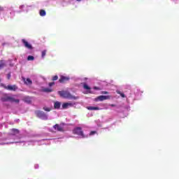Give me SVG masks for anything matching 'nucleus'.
<instances>
[{"mask_svg":"<svg viewBox=\"0 0 179 179\" xmlns=\"http://www.w3.org/2000/svg\"><path fill=\"white\" fill-rule=\"evenodd\" d=\"M35 114L38 118H40V120H43V121H47V120H48V115L44 113V111L36 110L35 111Z\"/></svg>","mask_w":179,"mask_h":179,"instance_id":"obj_6","label":"nucleus"},{"mask_svg":"<svg viewBox=\"0 0 179 179\" xmlns=\"http://www.w3.org/2000/svg\"><path fill=\"white\" fill-rule=\"evenodd\" d=\"M25 8L24 5H21L19 7V9L20 10V11H17L18 13H20L22 12H29V10H30V9H31V8H34V5H29V6H27L25 10H24Z\"/></svg>","mask_w":179,"mask_h":179,"instance_id":"obj_8","label":"nucleus"},{"mask_svg":"<svg viewBox=\"0 0 179 179\" xmlns=\"http://www.w3.org/2000/svg\"><path fill=\"white\" fill-rule=\"evenodd\" d=\"M87 109L90 110V111H93V110L96 111L97 110H103V108H99L97 106H87Z\"/></svg>","mask_w":179,"mask_h":179,"instance_id":"obj_16","label":"nucleus"},{"mask_svg":"<svg viewBox=\"0 0 179 179\" xmlns=\"http://www.w3.org/2000/svg\"><path fill=\"white\" fill-rule=\"evenodd\" d=\"M34 169H38V164H35V165H34Z\"/></svg>","mask_w":179,"mask_h":179,"instance_id":"obj_34","label":"nucleus"},{"mask_svg":"<svg viewBox=\"0 0 179 179\" xmlns=\"http://www.w3.org/2000/svg\"><path fill=\"white\" fill-rule=\"evenodd\" d=\"M71 80V77L69 76H60L59 79V83H66V82H69Z\"/></svg>","mask_w":179,"mask_h":179,"instance_id":"obj_11","label":"nucleus"},{"mask_svg":"<svg viewBox=\"0 0 179 179\" xmlns=\"http://www.w3.org/2000/svg\"><path fill=\"white\" fill-rule=\"evenodd\" d=\"M31 100H32V98L31 96H24L23 98V101H24V103H27V104H31Z\"/></svg>","mask_w":179,"mask_h":179,"instance_id":"obj_17","label":"nucleus"},{"mask_svg":"<svg viewBox=\"0 0 179 179\" xmlns=\"http://www.w3.org/2000/svg\"><path fill=\"white\" fill-rule=\"evenodd\" d=\"M27 61H34V57L32 55H29L27 57Z\"/></svg>","mask_w":179,"mask_h":179,"instance_id":"obj_27","label":"nucleus"},{"mask_svg":"<svg viewBox=\"0 0 179 179\" xmlns=\"http://www.w3.org/2000/svg\"><path fill=\"white\" fill-rule=\"evenodd\" d=\"M39 15L40 16H45V15H47V13L45 12V10H41L39 11Z\"/></svg>","mask_w":179,"mask_h":179,"instance_id":"obj_24","label":"nucleus"},{"mask_svg":"<svg viewBox=\"0 0 179 179\" xmlns=\"http://www.w3.org/2000/svg\"><path fill=\"white\" fill-rule=\"evenodd\" d=\"M83 86V89L85 90H87V93H92V88L90 87V86H89V85H87V83H84Z\"/></svg>","mask_w":179,"mask_h":179,"instance_id":"obj_15","label":"nucleus"},{"mask_svg":"<svg viewBox=\"0 0 179 179\" xmlns=\"http://www.w3.org/2000/svg\"><path fill=\"white\" fill-rule=\"evenodd\" d=\"M6 65V62L5 60L0 61V69H2L3 68H4Z\"/></svg>","mask_w":179,"mask_h":179,"instance_id":"obj_22","label":"nucleus"},{"mask_svg":"<svg viewBox=\"0 0 179 179\" xmlns=\"http://www.w3.org/2000/svg\"><path fill=\"white\" fill-rule=\"evenodd\" d=\"M73 103L71 102H66L64 103L62 106V108L63 110H66V108H70V107H73Z\"/></svg>","mask_w":179,"mask_h":179,"instance_id":"obj_13","label":"nucleus"},{"mask_svg":"<svg viewBox=\"0 0 179 179\" xmlns=\"http://www.w3.org/2000/svg\"><path fill=\"white\" fill-rule=\"evenodd\" d=\"M54 84H55L54 83H49L50 87H52Z\"/></svg>","mask_w":179,"mask_h":179,"instance_id":"obj_33","label":"nucleus"},{"mask_svg":"<svg viewBox=\"0 0 179 179\" xmlns=\"http://www.w3.org/2000/svg\"><path fill=\"white\" fill-rule=\"evenodd\" d=\"M54 108L55 110H59V108H61V102L55 101L54 103Z\"/></svg>","mask_w":179,"mask_h":179,"instance_id":"obj_18","label":"nucleus"},{"mask_svg":"<svg viewBox=\"0 0 179 179\" xmlns=\"http://www.w3.org/2000/svg\"><path fill=\"white\" fill-rule=\"evenodd\" d=\"M47 54V50H44L41 52V58L43 59H44V58H45V55Z\"/></svg>","mask_w":179,"mask_h":179,"instance_id":"obj_23","label":"nucleus"},{"mask_svg":"<svg viewBox=\"0 0 179 179\" xmlns=\"http://www.w3.org/2000/svg\"><path fill=\"white\" fill-rule=\"evenodd\" d=\"M172 2H174V3H178L179 0H171Z\"/></svg>","mask_w":179,"mask_h":179,"instance_id":"obj_30","label":"nucleus"},{"mask_svg":"<svg viewBox=\"0 0 179 179\" xmlns=\"http://www.w3.org/2000/svg\"><path fill=\"white\" fill-rule=\"evenodd\" d=\"M42 92H44L45 93H51L52 89L51 87H45L42 90Z\"/></svg>","mask_w":179,"mask_h":179,"instance_id":"obj_20","label":"nucleus"},{"mask_svg":"<svg viewBox=\"0 0 179 179\" xmlns=\"http://www.w3.org/2000/svg\"><path fill=\"white\" fill-rule=\"evenodd\" d=\"M73 134L74 135H78V138H89V136H94V135H98L96 131H92L89 134H86L83 131L81 127H76L73 130Z\"/></svg>","mask_w":179,"mask_h":179,"instance_id":"obj_2","label":"nucleus"},{"mask_svg":"<svg viewBox=\"0 0 179 179\" xmlns=\"http://www.w3.org/2000/svg\"><path fill=\"white\" fill-rule=\"evenodd\" d=\"M52 80H58V76H55L52 77Z\"/></svg>","mask_w":179,"mask_h":179,"instance_id":"obj_29","label":"nucleus"},{"mask_svg":"<svg viewBox=\"0 0 179 179\" xmlns=\"http://www.w3.org/2000/svg\"><path fill=\"white\" fill-rule=\"evenodd\" d=\"M3 125H5V123H3V124H0V128H2V127H3Z\"/></svg>","mask_w":179,"mask_h":179,"instance_id":"obj_35","label":"nucleus"},{"mask_svg":"<svg viewBox=\"0 0 179 179\" xmlns=\"http://www.w3.org/2000/svg\"><path fill=\"white\" fill-rule=\"evenodd\" d=\"M93 90H96V91H99V90H101V87H93Z\"/></svg>","mask_w":179,"mask_h":179,"instance_id":"obj_28","label":"nucleus"},{"mask_svg":"<svg viewBox=\"0 0 179 179\" xmlns=\"http://www.w3.org/2000/svg\"><path fill=\"white\" fill-rule=\"evenodd\" d=\"M2 87L6 89L7 90H11L13 92H16L17 90V87L16 85H6L5 84H1Z\"/></svg>","mask_w":179,"mask_h":179,"instance_id":"obj_9","label":"nucleus"},{"mask_svg":"<svg viewBox=\"0 0 179 179\" xmlns=\"http://www.w3.org/2000/svg\"><path fill=\"white\" fill-rule=\"evenodd\" d=\"M24 82L25 83V85H33V81H31V80H30V78H23Z\"/></svg>","mask_w":179,"mask_h":179,"instance_id":"obj_19","label":"nucleus"},{"mask_svg":"<svg viewBox=\"0 0 179 179\" xmlns=\"http://www.w3.org/2000/svg\"><path fill=\"white\" fill-rule=\"evenodd\" d=\"M1 101H10V103H19L20 100L15 99L14 96H5L1 98Z\"/></svg>","mask_w":179,"mask_h":179,"instance_id":"obj_7","label":"nucleus"},{"mask_svg":"<svg viewBox=\"0 0 179 179\" xmlns=\"http://www.w3.org/2000/svg\"><path fill=\"white\" fill-rule=\"evenodd\" d=\"M10 76H11L10 73L7 74V79H8V80L10 79Z\"/></svg>","mask_w":179,"mask_h":179,"instance_id":"obj_31","label":"nucleus"},{"mask_svg":"<svg viewBox=\"0 0 179 179\" xmlns=\"http://www.w3.org/2000/svg\"><path fill=\"white\" fill-rule=\"evenodd\" d=\"M111 99L110 96L101 95L95 99V101H104V100H108Z\"/></svg>","mask_w":179,"mask_h":179,"instance_id":"obj_12","label":"nucleus"},{"mask_svg":"<svg viewBox=\"0 0 179 179\" xmlns=\"http://www.w3.org/2000/svg\"><path fill=\"white\" fill-rule=\"evenodd\" d=\"M12 143H17L21 146H30L34 145H41V140H26L24 137L19 136V129H12L11 134L0 132V145H12Z\"/></svg>","mask_w":179,"mask_h":179,"instance_id":"obj_1","label":"nucleus"},{"mask_svg":"<svg viewBox=\"0 0 179 179\" xmlns=\"http://www.w3.org/2000/svg\"><path fill=\"white\" fill-rule=\"evenodd\" d=\"M102 94H108V92L103 91Z\"/></svg>","mask_w":179,"mask_h":179,"instance_id":"obj_32","label":"nucleus"},{"mask_svg":"<svg viewBox=\"0 0 179 179\" xmlns=\"http://www.w3.org/2000/svg\"><path fill=\"white\" fill-rule=\"evenodd\" d=\"M110 106H111V107H115V105H114V104H111Z\"/></svg>","mask_w":179,"mask_h":179,"instance_id":"obj_36","label":"nucleus"},{"mask_svg":"<svg viewBox=\"0 0 179 179\" xmlns=\"http://www.w3.org/2000/svg\"><path fill=\"white\" fill-rule=\"evenodd\" d=\"M54 129H55V131H58L59 132H62V131H64V127H62V124H56L53 126Z\"/></svg>","mask_w":179,"mask_h":179,"instance_id":"obj_14","label":"nucleus"},{"mask_svg":"<svg viewBox=\"0 0 179 179\" xmlns=\"http://www.w3.org/2000/svg\"><path fill=\"white\" fill-rule=\"evenodd\" d=\"M58 94H59L61 97L67 99L68 100H76L78 99V97L71 94V92L69 91H59Z\"/></svg>","mask_w":179,"mask_h":179,"instance_id":"obj_4","label":"nucleus"},{"mask_svg":"<svg viewBox=\"0 0 179 179\" xmlns=\"http://www.w3.org/2000/svg\"><path fill=\"white\" fill-rule=\"evenodd\" d=\"M98 127H101V125L98 124Z\"/></svg>","mask_w":179,"mask_h":179,"instance_id":"obj_38","label":"nucleus"},{"mask_svg":"<svg viewBox=\"0 0 179 179\" xmlns=\"http://www.w3.org/2000/svg\"><path fill=\"white\" fill-rule=\"evenodd\" d=\"M142 93H143V92L140 91L139 90H136L135 92H131L126 96L127 103H129V104H134V100H136V97L142 96Z\"/></svg>","mask_w":179,"mask_h":179,"instance_id":"obj_3","label":"nucleus"},{"mask_svg":"<svg viewBox=\"0 0 179 179\" xmlns=\"http://www.w3.org/2000/svg\"><path fill=\"white\" fill-rule=\"evenodd\" d=\"M45 2H50V0L46 1Z\"/></svg>","mask_w":179,"mask_h":179,"instance_id":"obj_37","label":"nucleus"},{"mask_svg":"<svg viewBox=\"0 0 179 179\" xmlns=\"http://www.w3.org/2000/svg\"><path fill=\"white\" fill-rule=\"evenodd\" d=\"M116 93L117 94H120L121 97H122V98L125 97V94H124L122 92H121L120 90H117Z\"/></svg>","mask_w":179,"mask_h":179,"instance_id":"obj_25","label":"nucleus"},{"mask_svg":"<svg viewBox=\"0 0 179 179\" xmlns=\"http://www.w3.org/2000/svg\"><path fill=\"white\" fill-rule=\"evenodd\" d=\"M43 110H44V111H47L48 113H50V111H51V110H52V108H48L47 106H44Z\"/></svg>","mask_w":179,"mask_h":179,"instance_id":"obj_26","label":"nucleus"},{"mask_svg":"<svg viewBox=\"0 0 179 179\" xmlns=\"http://www.w3.org/2000/svg\"><path fill=\"white\" fill-rule=\"evenodd\" d=\"M68 2L71 5H76V2H82V0H69Z\"/></svg>","mask_w":179,"mask_h":179,"instance_id":"obj_21","label":"nucleus"},{"mask_svg":"<svg viewBox=\"0 0 179 179\" xmlns=\"http://www.w3.org/2000/svg\"><path fill=\"white\" fill-rule=\"evenodd\" d=\"M8 12H10V14L15 13V10L13 9V6H7V7L0 6V16L1 15H7Z\"/></svg>","mask_w":179,"mask_h":179,"instance_id":"obj_5","label":"nucleus"},{"mask_svg":"<svg viewBox=\"0 0 179 179\" xmlns=\"http://www.w3.org/2000/svg\"><path fill=\"white\" fill-rule=\"evenodd\" d=\"M22 43L24 47L27 50H33V45H31V43H29L27 41H26V39H22Z\"/></svg>","mask_w":179,"mask_h":179,"instance_id":"obj_10","label":"nucleus"}]
</instances>
